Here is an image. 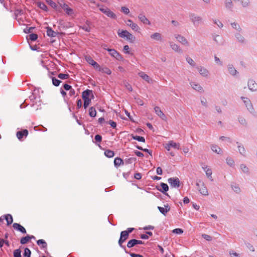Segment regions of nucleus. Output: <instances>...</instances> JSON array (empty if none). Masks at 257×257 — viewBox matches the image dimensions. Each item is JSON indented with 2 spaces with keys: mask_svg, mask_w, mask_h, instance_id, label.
Here are the masks:
<instances>
[{
  "mask_svg": "<svg viewBox=\"0 0 257 257\" xmlns=\"http://www.w3.org/2000/svg\"><path fill=\"white\" fill-rule=\"evenodd\" d=\"M117 34L119 37L125 39L130 43H134L136 40L135 37L126 30H118Z\"/></svg>",
  "mask_w": 257,
  "mask_h": 257,
  "instance_id": "f257e3e1",
  "label": "nucleus"
},
{
  "mask_svg": "<svg viewBox=\"0 0 257 257\" xmlns=\"http://www.w3.org/2000/svg\"><path fill=\"white\" fill-rule=\"evenodd\" d=\"M240 98L242 100L247 110L251 114H254L255 113V110L250 100L248 98L244 96H241Z\"/></svg>",
  "mask_w": 257,
  "mask_h": 257,
  "instance_id": "f03ea898",
  "label": "nucleus"
},
{
  "mask_svg": "<svg viewBox=\"0 0 257 257\" xmlns=\"http://www.w3.org/2000/svg\"><path fill=\"white\" fill-rule=\"evenodd\" d=\"M189 17L190 20L195 27H198L202 21V19L201 17L197 16L193 13H190L189 14Z\"/></svg>",
  "mask_w": 257,
  "mask_h": 257,
  "instance_id": "7ed1b4c3",
  "label": "nucleus"
},
{
  "mask_svg": "<svg viewBox=\"0 0 257 257\" xmlns=\"http://www.w3.org/2000/svg\"><path fill=\"white\" fill-rule=\"evenodd\" d=\"M99 9L102 13H103L108 17L113 19H115L116 18V15L108 8L101 7Z\"/></svg>",
  "mask_w": 257,
  "mask_h": 257,
  "instance_id": "20e7f679",
  "label": "nucleus"
},
{
  "mask_svg": "<svg viewBox=\"0 0 257 257\" xmlns=\"http://www.w3.org/2000/svg\"><path fill=\"white\" fill-rule=\"evenodd\" d=\"M129 234L125 231H122L120 233V236L118 240V244L121 247L125 248V247L122 245L128 238Z\"/></svg>",
  "mask_w": 257,
  "mask_h": 257,
  "instance_id": "39448f33",
  "label": "nucleus"
},
{
  "mask_svg": "<svg viewBox=\"0 0 257 257\" xmlns=\"http://www.w3.org/2000/svg\"><path fill=\"white\" fill-rule=\"evenodd\" d=\"M60 7L64 10L67 15L68 16H72L74 14V11L72 9L70 8L66 3H62L60 4Z\"/></svg>",
  "mask_w": 257,
  "mask_h": 257,
  "instance_id": "423d86ee",
  "label": "nucleus"
},
{
  "mask_svg": "<svg viewBox=\"0 0 257 257\" xmlns=\"http://www.w3.org/2000/svg\"><path fill=\"white\" fill-rule=\"evenodd\" d=\"M196 186H198V190L202 195L207 196L208 195L207 187L205 186L203 183L201 184L197 183Z\"/></svg>",
  "mask_w": 257,
  "mask_h": 257,
  "instance_id": "0eeeda50",
  "label": "nucleus"
},
{
  "mask_svg": "<svg viewBox=\"0 0 257 257\" xmlns=\"http://www.w3.org/2000/svg\"><path fill=\"white\" fill-rule=\"evenodd\" d=\"M168 182L172 187L178 188L180 186V180L178 178L175 177L169 178Z\"/></svg>",
  "mask_w": 257,
  "mask_h": 257,
  "instance_id": "6e6552de",
  "label": "nucleus"
},
{
  "mask_svg": "<svg viewBox=\"0 0 257 257\" xmlns=\"http://www.w3.org/2000/svg\"><path fill=\"white\" fill-rule=\"evenodd\" d=\"M196 68L198 70L199 74L204 77H207L209 76V71L205 67L202 66H197Z\"/></svg>",
  "mask_w": 257,
  "mask_h": 257,
  "instance_id": "1a4fd4ad",
  "label": "nucleus"
},
{
  "mask_svg": "<svg viewBox=\"0 0 257 257\" xmlns=\"http://www.w3.org/2000/svg\"><path fill=\"white\" fill-rule=\"evenodd\" d=\"M248 89L252 92L257 91V83L253 79H249L247 83Z\"/></svg>",
  "mask_w": 257,
  "mask_h": 257,
  "instance_id": "9d476101",
  "label": "nucleus"
},
{
  "mask_svg": "<svg viewBox=\"0 0 257 257\" xmlns=\"http://www.w3.org/2000/svg\"><path fill=\"white\" fill-rule=\"evenodd\" d=\"M109 52V54L113 57L116 58L117 60H120L121 59V56L114 49H106Z\"/></svg>",
  "mask_w": 257,
  "mask_h": 257,
  "instance_id": "9b49d317",
  "label": "nucleus"
},
{
  "mask_svg": "<svg viewBox=\"0 0 257 257\" xmlns=\"http://www.w3.org/2000/svg\"><path fill=\"white\" fill-rule=\"evenodd\" d=\"M190 84L192 88L196 91H197L200 93H202L204 91L203 88L199 83L195 82H190Z\"/></svg>",
  "mask_w": 257,
  "mask_h": 257,
  "instance_id": "f8f14e48",
  "label": "nucleus"
},
{
  "mask_svg": "<svg viewBox=\"0 0 257 257\" xmlns=\"http://www.w3.org/2000/svg\"><path fill=\"white\" fill-rule=\"evenodd\" d=\"M227 69L229 74L232 76H235L238 74V72L232 64H228L227 66Z\"/></svg>",
  "mask_w": 257,
  "mask_h": 257,
  "instance_id": "ddd939ff",
  "label": "nucleus"
},
{
  "mask_svg": "<svg viewBox=\"0 0 257 257\" xmlns=\"http://www.w3.org/2000/svg\"><path fill=\"white\" fill-rule=\"evenodd\" d=\"M82 97L83 99L93 98V94L92 91L89 89L84 91L82 94Z\"/></svg>",
  "mask_w": 257,
  "mask_h": 257,
  "instance_id": "4468645a",
  "label": "nucleus"
},
{
  "mask_svg": "<svg viewBox=\"0 0 257 257\" xmlns=\"http://www.w3.org/2000/svg\"><path fill=\"white\" fill-rule=\"evenodd\" d=\"M86 61L90 65L93 66L96 69L99 68V64L96 63L90 56H86L85 58Z\"/></svg>",
  "mask_w": 257,
  "mask_h": 257,
  "instance_id": "2eb2a0df",
  "label": "nucleus"
},
{
  "mask_svg": "<svg viewBox=\"0 0 257 257\" xmlns=\"http://www.w3.org/2000/svg\"><path fill=\"white\" fill-rule=\"evenodd\" d=\"M175 37L180 43L183 45L185 46L188 45V41L184 36L180 35H175Z\"/></svg>",
  "mask_w": 257,
  "mask_h": 257,
  "instance_id": "dca6fc26",
  "label": "nucleus"
},
{
  "mask_svg": "<svg viewBox=\"0 0 257 257\" xmlns=\"http://www.w3.org/2000/svg\"><path fill=\"white\" fill-rule=\"evenodd\" d=\"M138 75L140 77H141L145 81H147L148 83H150L152 82V79L145 72H144L143 71H141L138 73Z\"/></svg>",
  "mask_w": 257,
  "mask_h": 257,
  "instance_id": "f3484780",
  "label": "nucleus"
},
{
  "mask_svg": "<svg viewBox=\"0 0 257 257\" xmlns=\"http://www.w3.org/2000/svg\"><path fill=\"white\" fill-rule=\"evenodd\" d=\"M212 38L213 41L218 45H222L223 43V38L219 35L213 34Z\"/></svg>",
  "mask_w": 257,
  "mask_h": 257,
  "instance_id": "a211bd4d",
  "label": "nucleus"
},
{
  "mask_svg": "<svg viewBox=\"0 0 257 257\" xmlns=\"http://www.w3.org/2000/svg\"><path fill=\"white\" fill-rule=\"evenodd\" d=\"M138 18L140 21L142 22L144 24H147L148 25H151L150 21L147 18V17L143 14H140L138 16Z\"/></svg>",
  "mask_w": 257,
  "mask_h": 257,
  "instance_id": "6ab92c4d",
  "label": "nucleus"
},
{
  "mask_svg": "<svg viewBox=\"0 0 257 257\" xmlns=\"http://www.w3.org/2000/svg\"><path fill=\"white\" fill-rule=\"evenodd\" d=\"M224 6L226 10L232 11L233 8V3L231 0H225L224 2Z\"/></svg>",
  "mask_w": 257,
  "mask_h": 257,
  "instance_id": "aec40b11",
  "label": "nucleus"
},
{
  "mask_svg": "<svg viewBox=\"0 0 257 257\" xmlns=\"http://www.w3.org/2000/svg\"><path fill=\"white\" fill-rule=\"evenodd\" d=\"M28 135L27 130H24L22 131H19L17 133V137L20 140H22L24 137H26Z\"/></svg>",
  "mask_w": 257,
  "mask_h": 257,
  "instance_id": "412c9836",
  "label": "nucleus"
},
{
  "mask_svg": "<svg viewBox=\"0 0 257 257\" xmlns=\"http://www.w3.org/2000/svg\"><path fill=\"white\" fill-rule=\"evenodd\" d=\"M13 227L15 229L23 233H26V229L19 223H14L13 225Z\"/></svg>",
  "mask_w": 257,
  "mask_h": 257,
  "instance_id": "4be33fe9",
  "label": "nucleus"
},
{
  "mask_svg": "<svg viewBox=\"0 0 257 257\" xmlns=\"http://www.w3.org/2000/svg\"><path fill=\"white\" fill-rule=\"evenodd\" d=\"M240 170L241 172L247 175H249L250 174L249 169L248 167L244 164H241L239 166Z\"/></svg>",
  "mask_w": 257,
  "mask_h": 257,
  "instance_id": "5701e85b",
  "label": "nucleus"
},
{
  "mask_svg": "<svg viewBox=\"0 0 257 257\" xmlns=\"http://www.w3.org/2000/svg\"><path fill=\"white\" fill-rule=\"evenodd\" d=\"M240 5L243 8H248L251 6V2L250 0H240Z\"/></svg>",
  "mask_w": 257,
  "mask_h": 257,
  "instance_id": "b1692460",
  "label": "nucleus"
},
{
  "mask_svg": "<svg viewBox=\"0 0 257 257\" xmlns=\"http://www.w3.org/2000/svg\"><path fill=\"white\" fill-rule=\"evenodd\" d=\"M170 45L171 48L175 52L179 53H182V49L180 48V47L178 45H177L175 43H173V42H170Z\"/></svg>",
  "mask_w": 257,
  "mask_h": 257,
  "instance_id": "393cba45",
  "label": "nucleus"
},
{
  "mask_svg": "<svg viewBox=\"0 0 257 257\" xmlns=\"http://www.w3.org/2000/svg\"><path fill=\"white\" fill-rule=\"evenodd\" d=\"M235 37L238 42L242 44H245L246 43V40L244 37L239 33L235 34Z\"/></svg>",
  "mask_w": 257,
  "mask_h": 257,
  "instance_id": "a878e982",
  "label": "nucleus"
},
{
  "mask_svg": "<svg viewBox=\"0 0 257 257\" xmlns=\"http://www.w3.org/2000/svg\"><path fill=\"white\" fill-rule=\"evenodd\" d=\"M47 35L49 37H55L57 35V33L54 31L51 28L48 27H47Z\"/></svg>",
  "mask_w": 257,
  "mask_h": 257,
  "instance_id": "bb28decb",
  "label": "nucleus"
},
{
  "mask_svg": "<svg viewBox=\"0 0 257 257\" xmlns=\"http://www.w3.org/2000/svg\"><path fill=\"white\" fill-rule=\"evenodd\" d=\"M211 149L213 152L218 154H221L222 153L221 149L216 145H212L211 146Z\"/></svg>",
  "mask_w": 257,
  "mask_h": 257,
  "instance_id": "cd10ccee",
  "label": "nucleus"
},
{
  "mask_svg": "<svg viewBox=\"0 0 257 257\" xmlns=\"http://www.w3.org/2000/svg\"><path fill=\"white\" fill-rule=\"evenodd\" d=\"M3 217L7 221V225H10L13 223V219L12 216L11 214H7L3 216Z\"/></svg>",
  "mask_w": 257,
  "mask_h": 257,
  "instance_id": "c85d7f7f",
  "label": "nucleus"
},
{
  "mask_svg": "<svg viewBox=\"0 0 257 257\" xmlns=\"http://www.w3.org/2000/svg\"><path fill=\"white\" fill-rule=\"evenodd\" d=\"M96 69L99 71H101L102 73H106L108 75H110L111 73V71L109 68H108L107 67L101 68L99 65V68H98Z\"/></svg>",
  "mask_w": 257,
  "mask_h": 257,
  "instance_id": "c756f323",
  "label": "nucleus"
},
{
  "mask_svg": "<svg viewBox=\"0 0 257 257\" xmlns=\"http://www.w3.org/2000/svg\"><path fill=\"white\" fill-rule=\"evenodd\" d=\"M170 206L168 204L164 205V207H162V214L165 216L167 215V213L170 211Z\"/></svg>",
  "mask_w": 257,
  "mask_h": 257,
  "instance_id": "7c9ffc66",
  "label": "nucleus"
},
{
  "mask_svg": "<svg viewBox=\"0 0 257 257\" xmlns=\"http://www.w3.org/2000/svg\"><path fill=\"white\" fill-rule=\"evenodd\" d=\"M238 152L240 154H241L243 156H245L246 154V151L242 145L239 144L237 146Z\"/></svg>",
  "mask_w": 257,
  "mask_h": 257,
  "instance_id": "2f4dec72",
  "label": "nucleus"
},
{
  "mask_svg": "<svg viewBox=\"0 0 257 257\" xmlns=\"http://www.w3.org/2000/svg\"><path fill=\"white\" fill-rule=\"evenodd\" d=\"M238 121L241 125H242L244 126H246L247 125V120L243 116H239L238 117Z\"/></svg>",
  "mask_w": 257,
  "mask_h": 257,
  "instance_id": "473e14b6",
  "label": "nucleus"
},
{
  "mask_svg": "<svg viewBox=\"0 0 257 257\" xmlns=\"http://www.w3.org/2000/svg\"><path fill=\"white\" fill-rule=\"evenodd\" d=\"M169 145L171 146V148H173L174 149L179 150L180 148V144L176 143L173 141H169Z\"/></svg>",
  "mask_w": 257,
  "mask_h": 257,
  "instance_id": "72a5a7b5",
  "label": "nucleus"
},
{
  "mask_svg": "<svg viewBox=\"0 0 257 257\" xmlns=\"http://www.w3.org/2000/svg\"><path fill=\"white\" fill-rule=\"evenodd\" d=\"M231 187L232 190H233V191L235 192V193H240V188H239L238 185H237L235 183H233V184H231Z\"/></svg>",
  "mask_w": 257,
  "mask_h": 257,
  "instance_id": "f704fd0d",
  "label": "nucleus"
},
{
  "mask_svg": "<svg viewBox=\"0 0 257 257\" xmlns=\"http://www.w3.org/2000/svg\"><path fill=\"white\" fill-rule=\"evenodd\" d=\"M226 163L228 165H229L230 167H233L235 165V162L233 159H232L231 157H227L226 159Z\"/></svg>",
  "mask_w": 257,
  "mask_h": 257,
  "instance_id": "c9c22d12",
  "label": "nucleus"
},
{
  "mask_svg": "<svg viewBox=\"0 0 257 257\" xmlns=\"http://www.w3.org/2000/svg\"><path fill=\"white\" fill-rule=\"evenodd\" d=\"M89 114L90 116L94 117L96 115V111L94 107H91L89 109Z\"/></svg>",
  "mask_w": 257,
  "mask_h": 257,
  "instance_id": "e433bc0d",
  "label": "nucleus"
},
{
  "mask_svg": "<svg viewBox=\"0 0 257 257\" xmlns=\"http://www.w3.org/2000/svg\"><path fill=\"white\" fill-rule=\"evenodd\" d=\"M212 21L213 24L216 25L218 28H222L223 27V24L220 20L216 19H213Z\"/></svg>",
  "mask_w": 257,
  "mask_h": 257,
  "instance_id": "4c0bfd02",
  "label": "nucleus"
},
{
  "mask_svg": "<svg viewBox=\"0 0 257 257\" xmlns=\"http://www.w3.org/2000/svg\"><path fill=\"white\" fill-rule=\"evenodd\" d=\"M186 60L189 65L192 67H196V63L194 60L189 56L186 57Z\"/></svg>",
  "mask_w": 257,
  "mask_h": 257,
  "instance_id": "58836bf2",
  "label": "nucleus"
},
{
  "mask_svg": "<svg viewBox=\"0 0 257 257\" xmlns=\"http://www.w3.org/2000/svg\"><path fill=\"white\" fill-rule=\"evenodd\" d=\"M104 155L108 158H112L114 156V153L112 151L107 150L104 152Z\"/></svg>",
  "mask_w": 257,
  "mask_h": 257,
  "instance_id": "ea45409f",
  "label": "nucleus"
},
{
  "mask_svg": "<svg viewBox=\"0 0 257 257\" xmlns=\"http://www.w3.org/2000/svg\"><path fill=\"white\" fill-rule=\"evenodd\" d=\"M136 245H137L136 239H133L128 241L127 243V247L128 248H132L135 246Z\"/></svg>",
  "mask_w": 257,
  "mask_h": 257,
  "instance_id": "a19ab883",
  "label": "nucleus"
},
{
  "mask_svg": "<svg viewBox=\"0 0 257 257\" xmlns=\"http://www.w3.org/2000/svg\"><path fill=\"white\" fill-rule=\"evenodd\" d=\"M231 27H232V28L235 29L238 32H239L241 31V29L240 26L237 23L234 22V23H231Z\"/></svg>",
  "mask_w": 257,
  "mask_h": 257,
  "instance_id": "79ce46f5",
  "label": "nucleus"
},
{
  "mask_svg": "<svg viewBox=\"0 0 257 257\" xmlns=\"http://www.w3.org/2000/svg\"><path fill=\"white\" fill-rule=\"evenodd\" d=\"M31 239V237L29 235H27L25 237H22L21 239L20 242L21 244H24L27 243Z\"/></svg>",
  "mask_w": 257,
  "mask_h": 257,
  "instance_id": "37998d69",
  "label": "nucleus"
},
{
  "mask_svg": "<svg viewBox=\"0 0 257 257\" xmlns=\"http://www.w3.org/2000/svg\"><path fill=\"white\" fill-rule=\"evenodd\" d=\"M128 26H130L133 30L137 32H139V30H140L139 26L134 23L132 24H128Z\"/></svg>",
  "mask_w": 257,
  "mask_h": 257,
  "instance_id": "c03bdc74",
  "label": "nucleus"
},
{
  "mask_svg": "<svg viewBox=\"0 0 257 257\" xmlns=\"http://www.w3.org/2000/svg\"><path fill=\"white\" fill-rule=\"evenodd\" d=\"M169 189L168 186L167 184L162 183V193H165L166 195H167V193H166V192H167Z\"/></svg>",
  "mask_w": 257,
  "mask_h": 257,
  "instance_id": "a18cd8bd",
  "label": "nucleus"
},
{
  "mask_svg": "<svg viewBox=\"0 0 257 257\" xmlns=\"http://www.w3.org/2000/svg\"><path fill=\"white\" fill-rule=\"evenodd\" d=\"M206 175L207 176V178L211 181H213L212 177V172L210 168L209 169L206 170V171L205 172Z\"/></svg>",
  "mask_w": 257,
  "mask_h": 257,
  "instance_id": "49530a36",
  "label": "nucleus"
},
{
  "mask_svg": "<svg viewBox=\"0 0 257 257\" xmlns=\"http://www.w3.org/2000/svg\"><path fill=\"white\" fill-rule=\"evenodd\" d=\"M37 244L39 245H42V248H46L47 246V243L43 239H39L37 241Z\"/></svg>",
  "mask_w": 257,
  "mask_h": 257,
  "instance_id": "de8ad7c7",
  "label": "nucleus"
},
{
  "mask_svg": "<svg viewBox=\"0 0 257 257\" xmlns=\"http://www.w3.org/2000/svg\"><path fill=\"white\" fill-rule=\"evenodd\" d=\"M132 138H133V139L137 140L139 142H145V139L143 137H141V136H133V135H132Z\"/></svg>",
  "mask_w": 257,
  "mask_h": 257,
  "instance_id": "09e8293b",
  "label": "nucleus"
},
{
  "mask_svg": "<svg viewBox=\"0 0 257 257\" xmlns=\"http://www.w3.org/2000/svg\"><path fill=\"white\" fill-rule=\"evenodd\" d=\"M121 163H123V161L119 158H116L114 160V164L116 166H119Z\"/></svg>",
  "mask_w": 257,
  "mask_h": 257,
  "instance_id": "8fccbe9b",
  "label": "nucleus"
},
{
  "mask_svg": "<svg viewBox=\"0 0 257 257\" xmlns=\"http://www.w3.org/2000/svg\"><path fill=\"white\" fill-rule=\"evenodd\" d=\"M151 39L159 40L161 38V35L159 33H155L151 36Z\"/></svg>",
  "mask_w": 257,
  "mask_h": 257,
  "instance_id": "3c124183",
  "label": "nucleus"
},
{
  "mask_svg": "<svg viewBox=\"0 0 257 257\" xmlns=\"http://www.w3.org/2000/svg\"><path fill=\"white\" fill-rule=\"evenodd\" d=\"M84 100V104H83V107L85 109H86L88 106L89 105V104L91 102V99L88 98V99H83Z\"/></svg>",
  "mask_w": 257,
  "mask_h": 257,
  "instance_id": "603ef678",
  "label": "nucleus"
},
{
  "mask_svg": "<svg viewBox=\"0 0 257 257\" xmlns=\"http://www.w3.org/2000/svg\"><path fill=\"white\" fill-rule=\"evenodd\" d=\"M58 77L61 79H66L69 77L68 74L60 73L58 75Z\"/></svg>",
  "mask_w": 257,
  "mask_h": 257,
  "instance_id": "864d4df0",
  "label": "nucleus"
},
{
  "mask_svg": "<svg viewBox=\"0 0 257 257\" xmlns=\"http://www.w3.org/2000/svg\"><path fill=\"white\" fill-rule=\"evenodd\" d=\"M52 80L53 84L56 86H59L61 82L60 80L56 78L55 77H53Z\"/></svg>",
  "mask_w": 257,
  "mask_h": 257,
  "instance_id": "5fc2aeb1",
  "label": "nucleus"
},
{
  "mask_svg": "<svg viewBox=\"0 0 257 257\" xmlns=\"http://www.w3.org/2000/svg\"><path fill=\"white\" fill-rule=\"evenodd\" d=\"M29 39L32 41H36L38 38V35L36 34H31L29 35Z\"/></svg>",
  "mask_w": 257,
  "mask_h": 257,
  "instance_id": "6e6d98bb",
  "label": "nucleus"
},
{
  "mask_svg": "<svg viewBox=\"0 0 257 257\" xmlns=\"http://www.w3.org/2000/svg\"><path fill=\"white\" fill-rule=\"evenodd\" d=\"M31 251L28 248H26L24 250V257H30Z\"/></svg>",
  "mask_w": 257,
  "mask_h": 257,
  "instance_id": "4d7b16f0",
  "label": "nucleus"
},
{
  "mask_svg": "<svg viewBox=\"0 0 257 257\" xmlns=\"http://www.w3.org/2000/svg\"><path fill=\"white\" fill-rule=\"evenodd\" d=\"M214 61L215 63L219 66H222L223 65V62L217 57L216 55L214 56Z\"/></svg>",
  "mask_w": 257,
  "mask_h": 257,
  "instance_id": "13d9d810",
  "label": "nucleus"
},
{
  "mask_svg": "<svg viewBox=\"0 0 257 257\" xmlns=\"http://www.w3.org/2000/svg\"><path fill=\"white\" fill-rule=\"evenodd\" d=\"M39 7L43 10L47 11V6L43 3H39L38 4Z\"/></svg>",
  "mask_w": 257,
  "mask_h": 257,
  "instance_id": "bf43d9fd",
  "label": "nucleus"
},
{
  "mask_svg": "<svg viewBox=\"0 0 257 257\" xmlns=\"http://www.w3.org/2000/svg\"><path fill=\"white\" fill-rule=\"evenodd\" d=\"M14 257H22L21 254V250L20 249H17L14 251Z\"/></svg>",
  "mask_w": 257,
  "mask_h": 257,
  "instance_id": "052dcab7",
  "label": "nucleus"
},
{
  "mask_svg": "<svg viewBox=\"0 0 257 257\" xmlns=\"http://www.w3.org/2000/svg\"><path fill=\"white\" fill-rule=\"evenodd\" d=\"M202 237L207 241H211L212 239V236L206 234H202Z\"/></svg>",
  "mask_w": 257,
  "mask_h": 257,
  "instance_id": "680f3d73",
  "label": "nucleus"
},
{
  "mask_svg": "<svg viewBox=\"0 0 257 257\" xmlns=\"http://www.w3.org/2000/svg\"><path fill=\"white\" fill-rule=\"evenodd\" d=\"M172 232L176 234H180L183 232V230L181 228H176L173 229Z\"/></svg>",
  "mask_w": 257,
  "mask_h": 257,
  "instance_id": "e2e57ef3",
  "label": "nucleus"
},
{
  "mask_svg": "<svg viewBox=\"0 0 257 257\" xmlns=\"http://www.w3.org/2000/svg\"><path fill=\"white\" fill-rule=\"evenodd\" d=\"M121 11L122 12H123L124 14L127 15L130 13V10L125 7H122L121 8Z\"/></svg>",
  "mask_w": 257,
  "mask_h": 257,
  "instance_id": "0e129e2a",
  "label": "nucleus"
},
{
  "mask_svg": "<svg viewBox=\"0 0 257 257\" xmlns=\"http://www.w3.org/2000/svg\"><path fill=\"white\" fill-rule=\"evenodd\" d=\"M124 85L125 87V88L128 90H129L130 91H132L133 90V88L132 87V86L130 84H129L128 82H124Z\"/></svg>",
  "mask_w": 257,
  "mask_h": 257,
  "instance_id": "69168bd1",
  "label": "nucleus"
},
{
  "mask_svg": "<svg viewBox=\"0 0 257 257\" xmlns=\"http://www.w3.org/2000/svg\"><path fill=\"white\" fill-rule=\"evenodd\" d=\"M81 28L82 29L85 31L87 32H89L90 31V27L87 25H85L82 27H81Z\"/></svg>",
  "mask_w": 257,
  "mask_h": 257,
  "instance_id": "338daca9",
  "label": "nucleus"
},
{
  "mask_svg": "<svg viewBox=\"0 0 257 257\" xmlns=\"http://www.w3.org/2000/svg\"><path fill=\"white\" fill-rule=\"evenodd\" d=\"M229 254L231 257H239V254L233 251H230Z\"/></svg>",
  "mask_w": 257,
  "mask_h": 257,
  "instance_id": "774afa93",
  "label": "nucleus"
}]
</instances>
